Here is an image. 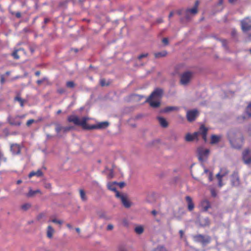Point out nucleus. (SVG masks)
<instances>
[{
	"label": "nucleus",
	"instance_id": "nucleus-13",
	"mask_svg": "<svg viewBox=\"0 0 251 251\" xmlns=\"http://www.w3.org/2000/svg\"><path fill=\"white\" fill-rule=\"evenodd\" d=\"M231 182L232 186H238L240 184L239 174L237 172H234L231 175Z\"/></svg>",
	"mask_w": 251,
	"mask_h": 251
},
{
	"label": "nucleus",
	"instance_id": "nucleus-29",
	"mask_svg": "<svg viewBox=\"0 0 251 251\" xmlns=\"http://www.w3.org/2000/svg\"><path fill=\"white\" fill-rule=\"evenodd\" d=\"M8 120L9 123L11 125L20 126L21 124V123L20 122L15 121L14 119L13 118H9Z\"/></svg>",
	"mask_w": 251,
	"mask_h": 251
},
{
	"label": "nucleus",
	"instance_id": "nucleus-34",
	"mask_svg": "<svg viewBox=\"0 0 251 251\" xmlns=\"http://www.w3.org/2000/svg\"><path fill=\"white\" fill-rule=\"evenodd\" d=\"M75 84L73 81H69L66 82V86L68 88H73L75 87Z\"/></svg>",
	"mask_w": 251,
	"mask_h": 251
},
{
	"label": "nucleus",
	"instance_id": "nucleus-51",
	"mask_svg": "<svg viewBox=\"0 0 251 251\" xmlns=\"http://www.w3.org/2000/svg\"><path fill=\"white\" fill-rule=\"evenodd\" d=\"M179 235H180V238H182L183 237V236L184 235V232L182 230H180L179 231Z\"/></svg>",
	"mask_w": 251,
	"mask_h": 251
},
{
	"label": "nucleus",
	"instance_id": "nucleus-22",
	"mask_svg": "<svg viewBox=\"0 0 251 251\" xmlns=\"http://www.w3.org/2000/svg\"><path fill=\"white\" fill-rule=\"evenodd\" d=\"M36 194H41L42 193H41V191L39 189H37L36 190H32L31 189H30L28 194H27V196L28 197H33Z\"/></svg>",
	"mask_w": 251,
	"mask_h": 251
},
{
	"label": "nucleus",
	"instance_id": "nucleus-57",
	"mask_svg": "<svg viewBox=\"0 0 251 251\" xmlns=\"http://www.w3.org/2000/svg\"><path fill=\"white\" fill-rule=\"evenodd\" d=\"M35 75L37 76H39L40 75V71H36L35 73Z\"/></svg>",
	"mask_w": 251,
	"mask_h": 251
},
{
	"label": "nucleus",
	"instance_id": "nucleus-12",
	"mask_svg": "<svg viewBox=\"0 0 251 251\" xmlns=\"http://www.w3.org/2000/svg\"><path fill=\"white\" fill-rule=\"evenodd\" d=\"M109 125L108 122H102L99 123L96 125L91 126L88 125L87 130H91L94 129H104L107 128Z\"/></svg>",
	"mask_w": 251,
	"mask_h": 251
},
{
	"label": "nucleus",
	"instance_id": "nucleus-35",
	"mask_svg": "<svg viewBox=\"0 0 251 251\" xmlns=\"http://www.w3.org/2000/svg\"><path fill=\"white\" fill-rule=\"evenodd\" d=\"M216 177L218 179V184L220 187H222L223 185L222 183V177L220 176V174H217Z\"/></svg>",
	"mask_w": 251,
	"mask_h": 251
},
{
	"label": "nucleus",
	"instance_id": "nucleus-4",
	"mask_svg": "<svg viewBox=\"0 0 251 251\" xmlns=\"http://www.w3.org/2000/svg\"><path fill=\"white\" fill-rule=\"evenodd\" d=\"M89 119L87 117H83L80 120L79 117L75 115H70L67 118V121L69 123H73L75 126H81L83 129L87 130L88 126L87 122Z\"/></svg>",
	"mask_w": 251,
	"mask_h": 251
},
{
	"label": "nucleus",
	"instance_id": "nucleus-41",
	"mask_svg": "<svg viewBox=\"0 0 251 251\" xmlns=\"http://www.w3.org/2000/svg\"><path fill=\"white\" fill-rule=\"evenodd\" d=\"M12 15H15L16 17L18 18H20L21 17V13L20 12H17L16 13L14 12H11Z\"/></svg>",
	"mask_w": 251,
	"mask_h": 251
},
{
	"label": "nucleus",
	"instance_id": "nucleus-15",
	"mask_svg": "<svg viewBox=\"0 0 251 251\" xmlns=\"http://www.w3.org/2000/svg\"><path fill=\"white\" fill-rule=\"evenodd\" d=\"M10 151L14 155L19 154L21 153V147L17 144H11L10 146Z\"/></svg>",
	"mask_w": 251,
	"mask_h": 251
},
{
	"label": "nucleus",
	"instance_id": "nucleus-27",
	"mask_svg": "<svg viewBox=\"0 0 251 251\" xmlns=\"http://www.w3.org/2000/svg\"><path fill=\"white\" fill-rule=\"evenodd\" d=\"M228 173V171L226 168H223L220 169V172L217 174H220L221 177H224Z\"/></svg>",
	"mask_w": 251,
	"mask_h": 251
},
{
	"label": "nucleus",
	"instance_id": "nucleus-28",
	"mask_svg": "<svg viewBox=\"0 0 251 251\" xmlns=\"http://www.w3.org/2000/svg\"><path fill=\"white\" fill-rule=\"evenodd\" d=\"M204 173L207 175L209 180L211 181L213 180V174L211 172L209 171L207 169L204 168Z\"/></svg>",
	"mask_w": 251,
	"mask_h": 251
},
{
	"label": "nucleus",
	"instance_id": "nucleus-18",
	"mask_svg": "<svg viewBox=\"0 0 251 251\" xmlns=\"http://www.w3.org/2000/svg\"><path fill=\"white\" fill-rule=\"evenodd\" d=\"M186 201L188 203V209L189 211H192L194 208V204L191 198L189 196L186 197Z\"/></svg>",
	"mask_w": 251,
	"mask_h": 251
},
{
	"label": "nucleus",
	"instance_id": "nucleus-47",
	"mask_svg": "<svg viewBox=\"0 0 251 251\" xmlns=\"http://www.w3.org/2000/svg\"><path fill=\"white\" fill-rule=\"evenodd\" d=\"M204 221L205 223L203 225V226H209V225L210 222H209V220L208 218L204 219Z\"/></svg>",
	"mask_w": 251,
	"mask_h": 251
},
{
	"label": "nucleus",
	"instance_id": "nucleus-16",
	"mask_svg": "<svg viewBox=\"0 0 251 251\" xmlns=\"http://www.w3.org/2000/svg\"><path fill=\"white\" fill-rule=\"evenodd\" d=\"M201 206L204 211H207L211 207V204L208 200H204L201 202Z\"/></svg>",
	"mask_w": 251,
	"mask_h": 251
},
{
	"label": "nucleus",
	"instance_id": "nucleus-7",
	"mask_svg": "<svg viewBox=\"0 0 251 251\" xmlns=\"http://www.w3.org/2000/svg\"><path fill=\"white\" fill-rule=\"evenodd\" d=\"M241 29L243 32L251 30V17H247L241 21Z\"/></svg>",
	"mask_w": 251,
	"mask_h": 251
},
{
	"label": "nucleus",
	"instance_id": "nucleus-23",
	"mask_svg": "<svg viewBox=\"0 0 251 251\" xmlns=\"http://www.w3.org/2000/svg\"><path fill=\"white\" fill-rule=\"evenodd\" d=\"M80 197L81 200L83 201H86L87 200V197L86 196V193L84 190L79 189V190Z\"/></svg>",
	"mask_w": 251,
	"mask_h": 251
},
{
	"label": "nucleus",
	"instance_id": "nucleus-33",
	"mask_svg": "<svg viewBox=\"0 0 251 251\" xmlns=\"http://www.w3.org/2000/svg\"><path fill=\"white\" fill-rule=\"evenodd\" d=\"M100 84L101 86H108L110 82H106V80L104 78H101L100 79Z\"/></svg>",
	"mask_w": 251,
	"mask_h": 251
},
{
	"label": "nucleus",
	"instance_id": "nucleus-46",
	"mask_svg": "<svg viewBox=\"0 0 251 251\" xmlns=\"http://www.w3.org/2000/svg\"><path fill=\"white\" fill-rule=\"evenodd\" d=\"M51 222L52 223H56V224H60V225H61L62 224V221H61L60 220H58L55 219L52 220Z\"/></svg>",
	"mask_w": 251,
	"mask_h": 251
},
{
	"label": "nucleus",
	"instance_id": "nucleus-63",
	"mask_svg": "<svg viewBox=\"0 0 251 251\" xmlns=\"http://www.w3.org/2000/svg\"><path fill=\"white\" fill-rule=\"evenodd\" d=\"M24 117H25V116H24V115H22V116H17L16 117V118H23Z\"/></svg>",
	"mask_w": 251,
	"mask_h": 251
},
{
	"label": "nucleus",
	"instance_id": "nucleus-40",
	"mask_svg": "<svg viewBox=\"0 0 251 251\" xmlns=\"http://www.w3.org/2000/svg\"><path fill=\"white\" fill-rule=\"evenodd\" d=\"M73 128H74L73 126H65V127H63V132H67L71 130V129H72Z\"/></svg>",
	"mask_w": 251,
	"mask_h": 251
},
{
	"label": "nucleus",
	"instance_id": "nucleus-14",
	"mask_svg": "<svg viewBox=\"0 0 251 251\" xmlns=\"http://www.w3.org/2000/svg\"><path fill=\"white\" fill-rule=\"evenodd\" d=\"M116 197L121 200L122 203L126 207L128 208L130 206V203L126 196L121 194L119 192H117Z\"/></svg>",
	"mask_w": 251,
	"mask_h": 251
},
{
	"label": "nucleus",
	"instance_id": "nucleus-43",
	"mask_svg": "<svg viewBox=\"0 0 251 251\" xmlns=\"http://www.w3.org/2000/svg\"><path fill=\"white\" fill-rule=\"evenodd\" d=\"M35 122V120L33 119H30L28 120L26 122V126H30L32 124Z\"/></svg>",
	"mask_w": 251,
	"mask_h": 251
},
{
	"label": "nucleus",
	"instance_id": "nucleus-3",
	"mask_svg": "<svg viewBox=\"0 0 251 251\" xmlns=\"http://www.w3.org/2000/svg\"><path fill=\"white\" fill-rule=\"evenodd\" d=\"M208 128L204 125H201L199 128V130L194 132L193 134L188 133L185 136V140L188 142H191L193 140L198 141L199 139V136H201L202 139L204 142L207 140V134Z\"/></svg>",
	"mask_w": 251,
	"mask_h": 251
},
{
	"label": "nucleus",
	"instance_id": "nucleus-42",
	"mask_svg": "<svg viewBox=\"0 0 251 251\" xmlns=\"http://www.w3.org/2000/svg\"><path fill=\"white\" fill-rule=\"evenodd\" d=\"M210 192L212 197H215L217 196V193L214 189H211Z\"/></svg>",
	"mask_w": 251,
	"mask_h": 251
},
{
	"label": "nucleus",
	"instance_id": "nucleus-56",
	"mask_svg": "<svg viewBox=\"0 0 251 251\" xmlns=\"http://www.w3.org/2000/svg\"><path fill=\"white\" fill-rule=\"evenodd\" d=\"M174 12L173 11H171L170 14H169V18L170 19L174 15Z\"/></svg>",
	"mask_w": 251,
	"mask_h": 251
},
{
	"label": "nucleus",
	"instance_id": "nucleus-26",
	"mask_svg": "<svg viewBox=\"0 0 251 251\" xmlns=\"http://www.w3.org/2000/svg\"><path fill=\"white\" fill-rule=\"evenodd\" d=\"M167 54L166 51L164 50L161 52H158L154 53V56L155 58H160L165 56Z\"/></svg>",
	"mask_w": 251,
	"mask_h": 251
},
{
	"label": "nucleus",
	"instance_id": "nucleus-48",
	"mask_svg": "<svg viewBox=\"0 0 251 251\" xmlns=\"http://www.w3.org/2000/svg\"><path fill=\"white\" fill-rule=\"evenodd\" d=\"M45 80L46 78L44 77L42 79L38 80L36 82L38 85H40Z\"/></svg>",
	"mask_w": 251,
	"mask_h": 251
},
{
	"label": "nucleus",
	"instance_id": "nucleus-6",
	"mask_svg": "<svg viewBox=\"0 0 251 251\" xmlns=\"http://www.w3.org/2000/svg\"><path fill=\"white\" fill-rule=\"evenodd\" d=\"M195 242L201 243L202 245L209 244L211 241V237L209 236H204L201 234H197L193 236Z\"/></svg>",
	"mask_w": 251,
	"mask_h": 251
},
{
	"label": "nucleus",
	"instance_id": "nucleus-38",
	"mask_svg": "<svg viewBox=\"0 0 251 251\" xmlns=\"http://www.w3.org/2000/svg\"><path fill=\"white\" fill-rule=\"evenodd\" d=\"M246 112L249 116L251 117V104H249L247 107Z\"/></svg>",
	"mask_w": 251,
	"mask_h": 251
},
{
	"label": "nucleus",
	"instance_id": "nucleus-58",
	"mask_svg": "<svg viewBox=\"0 0 251 251\" xmlns=\"http://www.w3.org/2000/svg\"><path fill=\"white\" fill-rule=\"evenodd\" d=\"M49 21H50L49 19H48V18H45V19H44V23H45V24H47V23H48L49 22Z\"/></svg>",
	"mask_w": 251,
	"mask_h": 251
},
{
	"label": "nucleus",
	"instance_id": "nucleus-45",
	"mask_svg": "<svg viewBox=\"0 0 251 251\" xmlns=\"http://www.w3.org/2000/svg\"><path fill=\"white\" fill-rule=\"evenodd\" d=\"M148 56V53L141 54L138 56V58L140 60L144 57H146Z\"/></svg>",
	"mask_w": 251,
	"mask_h": 251
},
{
	"label": "nucleus",
	"instance_id": "nucleus-20",
	"mask_svg": "<svg viewBox=\"0 0 251 251\" xmlns=\"http://www.w3.org/2000/svg\"><path fill=\"white\" fill-rule=\"evenodd\" d=\"M118 183L114 182H109L107 184V188L109 190L113 191L115 192L116 194H117V192H119L118 191H117L116 185Z\"/></svg>",
	"mask_w": 251,
	"mask_h": 251
},
{
	"label": "nucleus",
	"instance_id": "nucleus-2",
	"mask_svg": "<svg viewBox=\"0 0 251 251\" xmlns=\"http://www.w3.org/2000/svg\"><path fill=\"white\" fill-rule=\"evenodd\" d=\"M163 94V90L159 88H156L151 93L146 101L153 108L158 107L160 105V100Z\"/></svg>",
	"mask_w": 251,
	"mask_h": 251
},
{
	"label": "nucleus",
	"instance_id": "nucleus-9",
	"mask_svg": "<svg viewBox=\"0 0 251 251\" xmlns=\"http://www.w3.org/2000/svg\"><path fill=\"white\" fill-rule=\"evenodd\" d=\"M192 77V73L187 71L183 73L180 76V82L183 85H187Z\"/></svg>",
	"mask_w": 251,
	"mask_h": 251
},
{
	"label": "nucleus",
	"instance_id": "nucleus-21",
	"mask_svg": "<svg viewBox=\"0 0 251 251\" xmlns=\"http://www.w3.org/2000/svg\"><path fill=\"white\" fill-rule=\"evenodd\" d=\"M54 232V230L52 227L50 226H49L47 228V235L49 238H51L53 236V234Z\"/></svg>",
	"mask_w": 251,
	"mask_h": 251
},
{
	"label": "nucleus",
	"instance_id": "nucleus-52",
	"mask_svg": "<svg viewBox=\"0 0 251 251\" xmlns=\"http://www.w3.org/2000/svg\"><path fill=\"white\" fill-rule=\"evenodd\" d=\"M117 184H118L119 185V186L121 188L124 187L125 185L124 182H120L119 183H118Z\"/></svg>",
	"mask_w": 251,
	"mask_h": 251
},
{
	"label": "nucleus",
	"instance_id": "nucleus-50",
	"mask_svg": "<svg viewBox=\"0 0 251 251\" xmlns=\"http://www.w3.org/2000/svg\"><path fill=\"white\" fill-rule=\"evenodd\" d=\"M113 228V226L112 225L109 224L107 226V229L108 230H112Z\"/></svg>",
	"mask_w": 251,
	"mask_h": 251
},
{
	"label": "nucleus",
	"instance_id": "nucleus-17",
	"mask_svg": "<svg viewBox=\"0 0 251 251\" xmlns=\"http://www.w3.org/2000/svg\"><path fill=\"white\" fill-rule=\"evenodd\" d=\"M160 125L164 128L167 127L168 126V123L166 120L162 117H158L157 118Z\"/></svg>",
	"mask_w": 251,
	"mask_h": 251
},
{
	"label": "nucleus",
	"instance_id": "nucleus-25",
	"mask_svg": "<svg viewBox=\"0 0 251 251\" xmlns=\"http://www.w3.org/2000/svg\"><path fill=\"white\" fill-rule=\"evenodd\" d=\"M178 109L179 108L176 106H168L165 108L164 112L167 113L172 111H177Z\"/></svg>",
	"mask_w": 251,
	"mask_h": 251
},
{
	"label": "nucleus",
	"instance_id": "nucleus-30",
	"mask_svg": "<svg viewBox=\"0 0 251 251\" xmlns=\"http://www.w3.org/2000/svg\"><path fill=\"white\" fill-rule=\"evenodd\" d=\"M135 231L138 234H142L144 231V228L142 226H138L135 228Z\"/></svg>",
	"mask_w": 251,
	"mask_h": 251
},
{
	"label": "nucleus",
	"instance_id": "nucleus-32",
	"mask_svg": "<svg viewBox=\"0 0 251 251\" xmlns=\"http://www.w3.org/2000/svg\"><path fill=\"white\" fill-rule=\"evenodd\" d=\"M21 49H17L14 50V51L12 53V56L13 57V58L15 59H18L20 58V56L18 54V52Z\"/></svg>",
	"mask_w": 251,
	"mask_h": 251
},
{
	"label": "nucleus",
	"instance_id": "nucleus-39",
	"mask_svg": "<svg viewBox=\"0 0 251 251\" xmlns=\"http://www.w3.org/2000/svg\"><path fill=\"white\" fill-rule=\"evenodd\" d=\"M55 130L56 131L57 133H59L61 131L63 130V126H61L60 125H57L55 128Z\"/></svg>",
	"mask_w": 251,
	"mask_h": 251
},
{
	"label": "nucleus",
	"instance_id": "nucleus-59",
	"mask_svg": "<svg viewBox=\"0 0 251 251\" xmlns=\"http://www.w3.org/2000/svg\"><path fill=\"white\" fill-rule=\"evenodd\" d=\"M46 188H51V185L50 183L47 184L46 185Z\"/></svg>",
	"mask_w": 251,
	"mask_h": 251
},
{
	"label": "nucleus",
	"instance_id": "nucleus-37",
	"mask_svg": "<svg viewBox=\"0 0 251 251\" xmlns=\"http://www.w3.org/2000/svg\"><path fill=\"white\" fill-rule=\"evenodd\" d=\"M154 251H167V249L164 246L157 247Z\"/></svg>",
	"mask_w": 251,
	"mask_h": 251
},
{
	"label": "nucleus",
	"instance_id": "nucleus-44",
	"mask_svg": "<svg viewBox=\"0 0 251 251\" xmlns=\"http://www.w3.org/2000/svg\"><path fill=\"white\" fill-rule=\"evenodd\" d=\"M57 92L60 94H62L65 92V90L64 88H60L57 89Z\"/></svg>",
	"mask_w": 251,
	"mask_h": 251
},
{
	"label": "nucleus",
	"instance_id": "nucleus-8",
	"mask_svg": "<svg viewBox=\"0 0 251 251\" xmlns=\"http://www.w3.org/2000/svg\"><path fill=\"white\" fill-rule=\"evenodd\" d=\"M199 5V1H196L195 6L191 9H187L184 11V15L185 19L189 20L191 18V15H195L198 12V6Z\"/></svg>",
	"mask_w": 251,
	"mask_h": 251
},
{
	"label": "nucleus",
	"instance_id": "nucleus-24",
	"mask_svg": "<svg viewBox=\"0 0 251 251\" xmlns=\"http://www.w3.org/2000/svg\"><path fill=\"white\" fill-rule=\"evenodd\" d=\"M220 137L215 135H212L211 137L210 143L212 144L217 143L220 141Z\"/></svg>",
	"mask_w": 251,
	"mask_h": 251
},
{
	"label": "nucleus",
	"instance_id": "nucleus-19",
	"mask_svg": "<svg viewBox=\"0 0 251 251\" xmlns=\"http://www.w3.org/2000/svg\"><path fill=\"white\" fill-rule=\"evenodd\" d=\"M43 172H42V171L41 170L39 169L36 172H35V171L31 172L28 175V177L29 178H31L32 176H36L38 177H40V176H43Z\"/></svg>",
	"mask_w": 251,
	"mask_h": 251
},
{
	"label": "nucleus",
	"instance_id": "nucleus-64",
	"mask_svg": "<svg viewBox=\"0 0 251 251\" xmlns=\"http://www.w3.org/2000/svg\"><path fill=\"white\" fill-rule=\"evenodd\" d=\"M61 113V110H58L57 112H56V114H59Z\"/></svg>",
	"mask_w": 251,
	"mask_h": 251
},
{
	"label": "nucleus",
	"instance_id": "nucleus-61",
	"mask_svg": "<svg viewBox=\"0 0 251 251\" xmlns=\"http://www.w3.org/2000/svg\"><path fill=\"white\" fill-rule=\"evenodd\" d=\"M75 230L78 233H79L80 232V229L78 227L75 228Z\"/></svg>",
	"mask_w": 251,
	"mask_h": 251
},
{
	"label": "nucleus",
	"instance_id": "nucleus-62",
	"mask_svg": "<svg viewBox=\"0 0 251 251\" xmlns=\"http://www.w3.org/2000/svg\"><path fill=\"white\" fill-rule=\"evenodd\" d=\"M22 182V181L21 180H18L17 181V184H20Z\"/></svg>",
	"mask_w": 251,
	"mask_h": 251
},
{
	"label": "nucleus",
	"instance_id": "nucleus-55",
	"mask_svg": "<svg viewBox=\"0 0 251 251\" xmlns=\"http://www.w3.org/2000/svg\"><path fill=\"white\" fill-rule=\"evenodd\" d=\"M151 213L153 216H155L157 214V211L155 210H152Z\"/></svg>",
	"mask_w": 251,
	"mask_h": 251
},
{
	"label": "nucleus",
	"instance_id": "nucleus-49",
	"mask_svg": "<svg viewBox=\"0 0 251 251\" xmlns=\"http://www.w3.org/2000/svg\"><path fill=\"white\" fill-rule=\"evenodd\" d=\"M162 42L166 45H168L169 43L168 39L167 38H164L162 39Z\"/></svg>",
	"mask_w": 251,
	"mask_h": 251
},
{
	"label": "nucleus",
	"instance_id": "nucleus-53",
	"mask_svg": "<svg viewBox=\"0 0 251 251\" xmlns=\"http://www.w3.org/2000/svg\"><path fill=\"white\" fill-rule=\"evenodd\" d=\"M177 13L178 15H181L183 14V10H179L177 11Z\"/></svg>",
	"mask_w": 251,
	"mask_h": 251
},
{
	"label": "nucleus",
	"instance_id": "nucleus-5",
	"mask_svg": "<svg viewBox=\"0 0 251 251\" xmlns=\"http://www.w3.org/2000/svg\"><path fill=\"white\" fill-rule=\"evenodd\" d=\"M209 150L208 149H204L202 147L198 149V158L201 162L206 161L209 154Z\"/></svg>",
	"mask_w": 251,
	"mask_h": 251
},
{
	"label": "nucleus",
	"instance_id": "nucleus-10",
	"mask_svg": "<svg viewBox=\"0 0 251 251\" xmlns=\"http://www.w3.org/2000/svg\"><path fill=\"white\" fill-rule=\"evenodd\" d=\"M243 160L247 165L251 164V150L245 149L242 153Z\"/></svg>",
	"mask_w": 251,
	"mask_h": 251
},
{
	"label": "nucleus",
	"instance_id": "nucleus-36",
	"mask_svg": "<svg viewBox=\"0 0 251 251\" xmlns=\"http://www.w3.org/2000/svg\"><path fill=\"white\" fill-rule=\"evenodd\" d=\"M31 207V204L29 203H25L22 205V209L24 210H27Z\"/></svg>",
	"mask_w": 251,
	"mask_h": 251
},
{
	"label": "nucleus",
	"instance_id": "nucleus-60",
	"mask_svg": "<svg viewBox=\"0 0 251 251\" xmlns=\"http://www.w3.org/2000/svg\"><path fill=\"white\" fill-rule=\"evenodd\" d=\"M43 216H44V215L43 214H40L38 216V219L39 220L40 218H41Z\"/></svg>",
	"mask_w": 251,
	"mask_h": 251
},
{
	"label": "nucleus",
	"instance_id": "nucleus-11",
	"mask_svg": "<svg viewBox=\"0 0 251 251\" xmlns=\"http://www.w3.org/2000/svg\"><path fill=\"white\" fill-rule=\"evenodd\" d=\"M199 115V112L197 109L188 110L186 113V118L187 120L192 122L195 121Z\"/></svg>",
	"mask_w": 251,
	"mask_h": 251
},
{
	"label": "nucleus",
	"instance_id": "nucleus-54",
	"mask_svg": "<svg viewBox=\"0 0 251 251\" xmlns=\"http://www.w3.org/2000/svg\"><path fill=\"white\" fill-rule=\"evenodd\" d=\"M0 81L1 84H3L5 82L4 78L3 77H1Z\"/></svg>",
	"mask_w": 251,
	"mask_h": 251
},
{
	"label": "nucleus",
	"instance_id": "nucleus-1",
	"mask_svg": "<svg viewBox=\"0 0 251 251\" xmlns=\"http://www.w3.org/2000/svg\"><path fill=\"white\" fill-rule=\"evenodd\" d=\"M227 138L232 148L239 149L243 146L244 138L242 133L239 130H230L227 133Z\"/></svg>",
	"mask_w": 251,
	"mask_h": 251
},
{
	"label": "nucleus",
	"instance_id": "nucleus-31",
	"mask_svg": "<svg viewBox=\"0 0 251 251\" xmlns=\"http://www.w3.org/2000/svg\"><path fill=\"white\" fill-rule=\"evenodd\" d=\"M15 100H16V101H18V102H19L21 107L24 106L25 100L22 99L20 97L16 96L15 98Z\"/></svg>",
	"mask_w": 251,
	"mask_h": 251
}]
</instances>
